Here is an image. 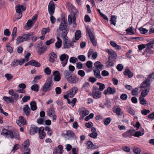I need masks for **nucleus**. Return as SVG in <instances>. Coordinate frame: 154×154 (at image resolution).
Returning <instances> with one entry per match:
<instances>
[{"label": "nucleus", "mask_w": 154, "mask_h": 154, "mask_svg": "<svg viewBox=\"0 0 154 154\" xmlns=\"http://www.w3.org/2000/svg\"><path fill=\"white\" fill-rule=\"evenodd\" d=\"M59 29L61 32V37L62 38H65L67 37L69 28L68 27L67 21L64 18L62 19L59 26Z\"/></svg>", "instance_id": "nucleus-1"}, {"label": "nucleus", "mask_w": 154, "mask_h": 154, "mask_svg": "<svg viewBox=\"0 0 154 154\" xmlns=\"http://www.w3.org/2000/svg\"><path fill=\"white\" fill-rule=\"evenodd\" d=\"M1 134L5 136L8 138L12 139L15 138L17 139L19 137V132L17 131L12 132L11 131L5 129L2 130Z\"/></svg>", "instance_id": "nucleus-2"}, {"label": "nucleus", "mask_w": 154, "mask_h": 154, "mask_svg": "<svg viewBox=\"0 0 154 154\" xmlns=\"http://www.w3.org/2000/svg\"><path fill=\"white\" fill-rule=\"evenodd\" d=\"M52 85V77L48 78L46 82L42 87L41 90L44 92H49L51 90V86Z\"/></svg>", "instance_id": "nucleus-3"}, {"label": "nucleus", "mask_w": 154, "mask_h": 154, "mask_svg": "<svg viewBox=\"0 0 154 154\" xmlns=\"http://www.w3.org/2000/svg\"><path fill=\"white\" fill-rule=\"evenodd\" d=\"M154 79V75L153 73L149 75L145 80L141 84L140 87L141 88H148L150 87L151 83L150 82Z\"/></svg>", "instance_id": "nucleus-4"}, {"label": "nucleus", "mask_w": 154, "mask_h": 154, "mask_svg": "<svg viewBox=\"0 0 154 154\" xmlns=\"http://www.w3.org/2000/svg\"><path fill=\"white\" fill-rule=\"evenodd\" d=\"M32 35V34L31 33H29L26 34H24L22 36H19L17 39V41L19 43H21L23 42L28 40L29 39V37L30 36Z\"/></svg>", "instance_id": "nucleus-5"}, {"label": "nucleus", "mask_w": 154, "mask_h": 154, "mask_svg": "<svg viewBox=\"0 0 154 154\" xmlns=\"http://www.w3.org/2000/svg\"><path fill=\"white\" fill-rule=\"evenodd\" d=\"M86 32L88 34L91 41V42L93 45L96 46L97 45V42L95 40L94 35L89 28H86Z\"/></svg>", "instance_id": "nucleus-6"}, {"label": "nucleus", "mask_w": 154, "mask_h": 154, "mask_svg": "<svg viewBox=\"0 0 154 154\" xmlns=\"http://www.w3.org/2000/svg\"><path fill=\"white\" fill-rule=\"evenodd\" d=\"M69 58V56L65 54L61 55L60 57V60L63 67H65L67 64Z\"/></svg>", "instance_id": "nucleus-7"}, {"label": "nucleus", "mask_w": 154, "mask_h": 154, "mask_svg": "<svg viewBox=\"0 0 154 154\" xmlns=\"http://www.w3.org/2000/svg\"><path fill=\"white\" fill-rule=\"evenodd\" d=\"M106 52L108 54L109 57L108 59H113L115 61L117 58V53L114 50L110 49L108 50Z\"/></svg>", "instance_id": "nucleus-8"}, {"label": "nucleus", "mask_w": 154, "mask_h": 154, "mask_svg": "<svg viewBox=\"0 0 154 154\" xmlns=\"http://www.w3.org/2000/svg\"><path fill=\"white\" fill-rule=\"evenodd\" d=\"M48 9L49 14H54L55 12V6L54 3L52 0L50 2Z\"/></svg>", "instance_id": "nucleus-9"}, {"label": "nucleus", "mask_w": 154, "mask_h": 154, "mask_svg": "<svg viewBox=\"0 0 154 154\" xmlns=\"http://www.w3.org/2000/svg\"><path fill=\"white\" fill-rule=\"evenodd\" d=\"M15 9L16 11L18 14H20V17H21L22 16V14L21 10H22L23 11H25L26 10V7L23 5H20L16 6L15 7Z\"/></svg>", "instance_id": "nucleus-10"}, {"label": "nucleus", "mask_w": 154, "mask_h": 154, "mask_svg": "<svg viewBox=\"0 0 154 154\" xmlns=\"http://www.w3.org/2000/svg\"><path fill=\"white\" fill-rule=\"evenodd\" d=\"M44 128L41 127L39 128L38 134L39 138L40 139H43L46 136V134L44 132Z\"/></svg>", "instance_id": "nucleus-11"}, {"label": "nucleus", "mask_w": 154, "mask_h": 154, "mask_svg": "<svg viewBox=\"0 0 154 154\" xmlns=\"http://www.w3.org/2000/svg\"><path fill=\"white\" fill-rule=\"evenodd\" d=\"M116 92V90L115 88H112L110 87H109L104 91L103 94L105 95H106L108 94H113Z\"/></svg>", "instance_id": "nucleus-12"}, {"label": "nucleus", "mask_w": 154, "mask_h": 154, "mask_svg": "<svg viewBox=\"0 0 154 154\" xmlns=\"http://www.w3.org/2000/svg\"><path fill=\"white\" fill-rule=\"evenodd\" d=\"M80 115L82 117L88 115L89 113V111L85 108H82L79 111Z\"/></svg>", "instance_id": "nucleus-13"}, {"label": "nucleus", "mask_w": 154, "mask_h": 154, "mask_svg": "<svg viewBox=\"0 0 154 154\" xmlns=\"http://www.w3.org/2000/svg\"><path fill=\"white\" fill-rule=\"evenodd\" d=\"M39 128L34 125H31L29 130V133L31 135H33L37 133V132H38Z\"/></svg>", "instance_id": "nucleus-14"}, {"label": "nucleus", "mask_w": 154, "mask_h": 154, "mask_svg": "<svg viewBox=\"0 0 154 154\" xmlns=\"http://www.w3.org/2000/svg\"><path fill=\"white\" fill-rule=\"evenodd\" d=\"M23 110L26 116L28 117L30 115V109L28 105H24L23 106Z\"/></svg>", "instance_id": "nucleus-15"}, {"label": "nucleus", "mask_w": 154, "mask_h": 154, "mask_svg": "<svg viewBox=\"0 0 154 154\" xmlns=\"http://www.w3.org/2000/svg\"><path fill=\"white\" fill-rule=\"evenodd\" d=\"M67 136L68 137V139L70 138L76 139L77 137L75 135L74 133L71 130H67Z\"/></svg>", "instance_id": "nucleus-16"}, {"label": "nucleus", "mask_w": 154, "mask_h": 154, "mask_svg": "<svg viewBox=\"0 0 154 154\" xmlns=\"http://www.w3.org/2000/svg\"><path fill=\"white\" fill-rule=\"evenodd\" d=\"M53 75L54 76V80L55 81L58 82L61 79L60 74L58 71H53Z\"/></svg>", "instance_id": "nucleus-17"}, {"label": "nucleus", "mask_w": 154, "mask_h": 154, "mask_svg": "<svg viewBox=\"0 0 154 154\" xmlns=\"http://www.w3.org/2000/svg\"><path fill=\"white\" fill-rule=\"evenodd\" d=\"M9 94L13 97L14 100L16 101L19 98V94L17 93L14 92L13 89H10L9 91Z\"/></svg>", "instance_id": "nucleus-18"}, {"label": "nucleus", "mask_w": 154, "mask_h": 154, "mask_svg": "<svg viewBox=\"0 0 154 154\" xmlns=\"http://www.w3.org/2000/svg\"><path fill=\"white\" fill-rule=\"evenodd\" d=\"M86 145L87 148L88 149H97V147L95 146L93 143L90 141H88L86 142Z\"/></svg>", "instance_id": "nucleus-19"}, {"label": "nucleus", "mask_w": 154, "mask_h": 154, "mask_svg": "<svg viewBox=\"0 0 154 154\" xmlns=\"http://www.w3.org/2000/svg\"><path fill=\"white\" fill-rule=\"evenodd\" d=\"M47 47L45 45H43L41 47L38 48L37 51L38 54L39 55H42L44 53L45 51H47Z\"/></svg>", "instance_id": "nucleus-20"}, {"label": "nucleus", "mask_w": 154, "mask_h": 154, "mask_svg": "<svg viewBox=\"0 0 154 154\" xmlns=\"http://www.w3.org/2000/svg\"><path fill=\"white\" fill-rule=\"evenodd\" d=\"M79 81V78L75 75L72 76L68 81V82L72 84H75Z\"/></svg>", "instance_id": "nucleus-21"}, {"label": "nucleus", "mask_w": 154, "mask_h": 154, "mask_svg": "<svg viewBox=\"0 0 154 154\" xmlns=\"http://www.w3.org/2000/svg\"><path fill=\"white\" fill-rule=\"evenodd\" d=\"M94 72V75L95 76L97 79H100L102 77L100 74V71L99 69L95 68L93 69Z\"/></svg>", "instance_id": "nucleus-22"}, {"label": "nucleus", "mask_w": 154, "mask_h": 154, "mask_svg": "<svg viewBox=\"0 0 154 154\" xmlns=\"http://www.w3.org/2000/svg\"><path fill=\"white\" fill-rule=\"evenodd\" d=\"M17 123L18 125L20 126L19 124L21 123L23 125H26V121L23 116H20L19 117V120L17 121Z\"/></svg>", "instance_id": "nucleus-23"}, {"label": "nucleus", "mask_w": 154, "mask_h": 154, "mask_svg": "<svg viewBox=\"0 0 154 154\" xmlns=\"http://www.w3.org/2000/svg\"><path fill=\"white\" fill-rule=\"evenodd\" d=\"M75 20H76V17L75 14L72 16V17L71 16L69 15L68 16V23L69 24H71L72 23L74 24H75Z\"/></svg>", "instance_id": "nucleus-24"}, {"label": "nucleus", "mask_w": 154, "mask_h": 154, "mask_svg": "<svg viewBox=\"0 0 154 154\" xmlns=\"http://www.w3.org/2000/svg\"><path fill=\"white\" fill-rule=\"evenodd\" d=\"M101 93L100 91L92 92V96L95 99H97L101 97Z\"/></svg>", "instance_id": "nucleus-25"}, {"label": "nucleus", "mask_w": 154, "mask_h": 154, "mask_svg": "<svg viewBox=\"0 0 154 154\" xmlns=\"http://www.w3.org/2000/svg\"><path fill=\"white\" fill-rule=\"evenodd\" d=\"M63 74L65 78L67 80V81L69 80V79L70 77H71V76H72V73L71 72L68 70H65Z\"/></svg>", "instance_id": "nucleus-26"}, {"label": "nucleus", "mask_w": 154, "mask_h": 154, "mask_svg": "<svg viewBox=\"0 0 154 154\" xmlns=\"http://www.w3.org/2000/svg\"><path fill=\"white\" fill-rule=\"evenodd\" d=\"M150 89V87L145 88L141 92V94L142 97H146L148 94Z\"/></svg>", "instance_id": "nucleus-27"}, {"label": "nucleus", "mask_w": 154, "mask_h": 154, "mask_svg": "<svg viewBox=\"0 0 154 154\" xmlns=\"http://www.w3.org/2000/svg\"><path fill=\"white\" fill-rule=\"evenodd\" d=\"M29 145V140H27L25 141L22 144L23 148L25 150L27 151L29 150L28 148Z\"/></svg>", "instance_id": "nucleus-28"}, {"label": "nucleus", "mask_w": 154, "mask_h": 154, "mask_svg": "<svg viewBox=\"0 0 154 154\" xmlns=\"http://www.w3.org/2000/svg\"><path fill=\"white\" fill-rule=\"evenodd\" d=\"M90 87L89 83L86 82L83 84L81 88V90H85L86 92H88L89 91Z\"/></svg>", "instance_id": "nucleus-29"}, {"label": "nucleus", "mask_w": 154, "mask_h": 154, "mask_svg": "<svg viewBox=\"0 0 154 154\" xmlns=\"http://www.w3.org/2000/svg\"><path fill=\"white\" fill-rule=\"evenodd\" d=\"M124 74L125 75L128 76V78H131L133 76V73L130 71L129 69H126L124 72Z\"/></svg>", "instance_id": "nucleus-30"}, {"label": "nucleus", "mask_w": 154, "mask_h": 154, "mask_svg": "<svg viewBox=\"0 0 154 154\" xmlns=\"http://www.w3.org/2000/svg\"><path fill=\"white\" fill-rule=\"evenodd\" d=\"M17 28L16 27H14L13 29V31L11 33V36H12V38L11 40V42L13 41L15 38H16L17 34Z\"/></svg>", "instance_id": "nucleus-31"}, {"label": "nucleus", "mask_w": 154, "mask_h": 154, "mask_svg": "<svg viewBox=\"0 0 154 154\" xmlns=\"http://www.w3.org/2000/svg\"><path fill=\"white\" fill-rule=\"evenodd\" d=\"M94 65L96 67V68L98 69L102 70L103 69L104 66L100 62L97 61L94 64Z\"/></svg>", "instance_id": "nucleus-32"}, {"label": "nucleus", "mask_w": 154, "mask_h": 154, "mask_svg": "<svg viewBox=\"0 0 154 154\" xmlns=\"http://www.w3.org/2000/svg\"><path fill=\"white\" fill-rule=\"evenodd\" d=\"M30 106L31 110H35L37 109L36 103L35 101H33L30 103Z\"/></svg>", "instance_id": "nucleus-33"}, {"label": "nucleus", "mask_w": 154, "mask_h": 154, "mask_svg": "<svg viewBox=\"0 0 154 154\" xmlns=\"http://www.w3.org/2000/svg\"><path fill=\"white\" fill-rule=\"evenodd\" d=\"M116 16H111V18L110 20V24H113L114 26H116Z\"/></svg>", "instance_id": "nucleus-34"}, {"label": "nucleus", "mask_w": 154, "mask_h": 154, "mask_svg": "<svg viewBox=\"0 0 154 154\" xmlns=\"http://www.w3.org/2000/svg\"><path fill=\"white\" fill-rule=\"evenodd\" d=\"M3 98V100L7 103L8 102L11 103L14 101V99L12 97H8L7 96H4Z\"/></svg>", "instance_id": "nucleus-35"}, {"label": "nucleus", "mask_w": 154, "mask_h": 154, "mask_svg": "<svg viewBox=\"0 0 154 154\" xmlns=\"http://www.w3.org/2000/svg\"><path fill=\"white\" fill-rule=\"evenodd\" d=\"M134 28L132 26L126 29L125 31L128 34L133 35L134 34L133 32Z\"/></svg>", "instance_id": "nucleus-36"}, {"label": "nucleus", "mask_w": 154, "mask_h": 154, "mask_svg": "<svg viewBox=\"0 0 154 154\" xmlns=\"http://www.w3.org/2000/svg\"><path fill=\"white\" fill-rule=\"evenodd\" d=\"M45 130L47 131V134L49 136H51L53 134L52 130L48 126H46L44 128Z\"/></svg>", "instance_id": "nucleus-37"}, {"label": "nucleus", "mask_w": 154, "mask_h": 154, "mask_svg": "<svg viewBox=\"0 0 154 154\" xmlns=\"http://www.w3.org/2000/svg\"><path fill=\"white\" fill-rule=\"evenodd\" d=\"M31 65L36 67H39L41 66V64L36 60H31Z\"/></svg>", "instance_id": "nucleus-38"}, {"label": "nucleus", "mask_w": 154, "mask_h": 154, "mask_svg": "<svg viewBox=\"0 0 154 154\" xmlns=\"http://www.w3.org/2000/svg\"><path fill=\"white\" fill-rule=\"evenodd\" d=\"M31 88L32 91L37 92L39 91V86L38 85L35 84L31 87Z\"/></svg>", "instance_id": "nucleus-39"}, {"label": "nucleus", "mask_w": 154, "mask_h": 154, "mask_svg": "<svg viewBox=\"0 0 154 154\" xmlns=\"http://www.w3.org/2000/svg\"><path fill=\"white\" fill-rule=\"evenodd\" d=\"M55 114V111L53 108H50L49 111L48 112V115L50 117Z\"/></svg>", "instance_id": "nucleus-40"}, {"label": "nucleus", "mask_w": 154, "mask_h": 154, "mask_svg": "<svg viewBox=\"0 0 154 154\" xmlns=\"http://www.w3.org/2000/svg\"><path fill=\"white\" fill-rule=\"evenodd\" d=\"M81 32L79 30H77L75 32V39L76 40H78L81 37Z\"/></svg>", "instance_id": "nucleus-41"}, {"label": "nucleus", "mask_w": 154, "mask_h": 154, "mask_svg": "<svg viewBox=\"0 0 154 154\" xmlns=\"http://www.w3.org/2000/svg\"><path fill=\"white\" fill-rule=\"evenodd\" d=\"M64 40V45L63 47L64 48H69L70 47V43H67V41L68 39L66 38H63Z\"/></svg>", "instance_id": "nucleus-42"}, {"label": "nucleus", "mask_w": 154, "mask_h": 154, "mask_svg": "<svg viewBox=\"0 0 154 154\" xmlns=\"http://www.w3.org/2000/svg\"><path fill=\"white\" fill-rule=\"evenodd\" d=\"M134 130H130L125 133V135L128 137H131L134 136Z\"/></svg>", "instance_id": "nucleus-43"}, {"label": "nucleus", "mask_w": 154, "mask_h": 154, "mask_svg": "<svg viewBox=\"0 0 154 154\" xmlns=\"http://www.w3.org/2000/svg\"><path fill=\"white\" fill-rule=\"evenodd\" d=\"M128 112L132 115H134L135 114V112L133 109L132 107L130 106H127Z\"/></svg>", "instance_id": "nucleus-44"}, {"label": "nucleus", "mask_w": 154, "mask_h": 154, "mask_svg": "<svg viewBox=\"0 0 154 154\" xmlns=\"http://www.w3.org/2000/svg\"><path fill=\"white\" fill-rule=\"evenodd\" d=\"M97 85L99 86V90L103 91L105 88V85L104 84L100 82H97Z\"/></svg>", "instance_id": "nucleus-45"}, {"label": "nucleus", "mask_w": 154, "mask_h": 154, "mask_svg": "<svg viewBox=\"0 0 154 154\" xmlns=\"http://www.w3.org/2000/svg\"><path fill=\"white\" fill-rule=\"evenodd\" d=\"M34 23L33 22L30 20H29L26 23L28 29H30L33 25Z\"/></svg>", "instance_id": "nucleus-46"}, {"label": "nucleus", "mask_w": 154, "mask_h": 154, "mask_svg": "<svg viewBox=\"0 0 154 154\" xmlns=\"http://www.w3.org/2000/svg\"><path fill=\"white\" fill-rule=\"evenodd\" d=\"M111 119L109 117L106 118L104 119V124L106 125H108L110 122Z\"/></svg>", "instance_id": "nucleus-47"}, {"label": "nucleus", "mask_w": 154, "mask_h": 154, "mask_svg": "<svg viewBox=\"0 0 154 154\" xmlns=\"http://www.w3.org/2000/svg\"><path fill=\"white\" fill-rule=\"evenodd\" d=\"M146 49L145 51H148V50L150 49L151 48H153V45H152V44L151 43H149L147 44L146 45Z\"/></svg>", "instance_id": "nucleus-48"}, {"label": "nucleus", "mask_w": 154, "mask_h": 154, "mask_svg": "<svg viewBox=\"0 0 154 154\" xmlns=\"http://www.w3.org/2000/svg\"><path fill=\"white\" fill-rule=\"evenodd\" d=\"M139 100L141 104L144 105L147 104L146 100L144 99L143 97H141V96H140L139 97Z\"/></svg>", "instance_id": "nucleus-49"}, {"label": "nucleus", "mask_w": 154, "mask_h": 154, "mask_svg": "<svg viewBox=\"0 0 154 154\" xmlns=\"http://www.w3.org/2000/svg\"><path fill=\"white\" fill-rule=\"evenodd\" d=\"M133 152L136 154H140L141 150L140 148L137 147H134L133 148Z\"/></svg>", "instance_id": "nucleus-50"}, {"label": "nucleus", "mask_w": 154, "mask_h": 154, "mask_svg": "<svg viewBox=\"0 0 154 154\" xmlns=\"http://www.w3.org/2000/svg\"><path fill=\"white\" fill-rule=\"evenodd\" d=\"M73 89H70L68 91V94L69 96V97L70 98L74 96L76 94V92L73 93Z\"/></svg>", "instance_id": "nucleus-51"}, {"label": "nucleus", "mask_w": 154, "mask_h": 154, "mask_svg": "<svg viewBox=\"0 0 154 154\" xmlns=\"http://www.w3.org/2000/svg\"><path fill=\"white\" fill-rule=\"evenodd\" d=\"M50 31V29L49 28H43L41 32L42 35H45V34L49 32Z\"/></svg>", "instance_id": "nucleus-52"}, {"label": "nucleus", "mask_w": 154, "mask_h": 154, "mask_svg": "<svg viewBox=\"0 0 154 154\" xmlns=\"http://www.w3.org/2000/svg\"><path fill=\"white\" fill-rule=\"evenodd\" d=\"M69 62L73 63H75L78 61L77 58L74 57H71L69 59Z\"/></svg>", "instance_id": "nucleus-53"}, {"label": "nucleus", "mask_w": 154, "mask_h": 154, "mask_svg": "<svg viewBox=\"0 0 154 154\" xmlns=\"http://www.w3.org/2000/svg\"><path fill=\"white\" fill-rule=\"evenodd\" d=\"M121 109L119 107H117L115 109V110L113 111L114 112L116 113L118 115L120 116L121 115Z\"/></svg>", "instance_id": "nucleus-54"}, {"label": "nucleus", "mask_w": 154, "mask_h": 154, "mask_svg": "<svg viewBox=\"0 0 154 154\" xmlns=\"http://www.w3.org/2000/svg\"><path fill=\"white\" fill-rule=\"evenodd\" d=\"M45 73L47 75H50L51 73V70L49 67L46 68L44 70Z\"/></svg>", "instance_id": "nucleus-55"}, {"label": "nucleus", "mask_w": 154, "mask_h": 154, "mask_svg": "<svg viewBox=\"0 0 154 154\" xmlns=\"http://www.w3.org/2000/svg\"><path fill=\"white\" fill-rule=\"evenodd\" d=\"M78 75L82 77L85 76V73L84 71L82 70H79L77 72Z\"/></svg>", "instance_id": "nucleus-56"}, {"label": "nucleus", "mask_w": 154, "mask_h": 154, "mask_svg": "<svg viewBox=\"0 0 154 154\" xmlns=\"http://www.w3.org/2000/svg\"><path fill=\"white\" fill-rule=\"evenodd\" d=\"M77 58L79 60L82 61H85L86 60V57L84 55H79L77 57Z\"/></svg>", "instance_id": "nucleus-57"}, {"label": "nucleus", "mask_w": 154, "mask_h": 154, "mask_svg": "<svg viewBox=\"0 0 154 154\" xmlns=\"http://www.w3.org/2000/svg\"><path fill=\"white\" fill-rule=\"evenodd\" d=\"M5 77L7 78L8 80H10L13 78V75L9 73H6L5 75Z\"/></svg>", "instance_id": "nucleus-58"}, {"label": "nucleus", "mask_w": 154, "mask_h": 154, "mask_svg": "<svg viewBox=\"0 0 154 154\" xmlns=\"http://www.w3.org/2000/svg\"><path fill=\"white\" fill-rule=\"evenodd\" d=\"M140 31V33L142 34H144L147 33L148 32V30L145 28H143L142 27H140L139 29Z\"/></svg>", "instance_id": "nucleus-59"}, {"label": "nucleus", "mask_w": 154, "mask_h": 154, "mask_svg": "<svg viewBox=\"0 0 154 154\" xmlns=\"http://www.w3.org/2000/svg\"><path fill=\"white\" fill-rule=\"evenodd\" d=\"M30 97L29 96L25 95L22 98V100L23 102L25 103L30 100Z\"/></svg>", "instance_id": "nucleus-60"}, {"label": "nucleus", "mask_w": 154, "mask_h": 154, "mask_svg": "<svg viewBox=\"0 0 154 154\" xmlns=\"http://www.w3.org/2000/svg\"><path fill=\"white\" fill-rule=\"evenodd\" d=\"M19 60H14L11 63V66L14 67L17 66L18 64Z\"/></svg>", "instance_id": "nucleus-61"}, {"label": "nucleus", "mask_w": 154, "mask_h": 154, "mask_svg": "<svg viewBox=\"0 0 154 154\" xmlns=\"http://www.w3.org/2000/svg\"><path fill=\"white\" fill-rule=\"evenodd\" d=\"M150 112V111L149 110L146 109H144L141 111V113L143 115H146L148 114Z\"/></svg>", "instance_id": "nucleus-62"}, {"label": "nucleus", "mask_w": 154, "mask_h": 154, "mask_svg": "<svg viewBox=\"0 0 154 154\" xmlns=\"http://www.w3.org/2000/svg\"><path fill=\"white\" fill-rule=\"evenodd\" d=\"M143 133L142 134L141 132L140 131L136 132L134 136L135 137H139L140 136L143 135Z\"/></svg>", "instance_id": "nucleus-63"}, {"label": "nucleus", "mask_w": 154, "mask_h": 154, "mask_svg": "<svg viewBox=\"0 0 154 154\" xmlns=\"http://www.w3.org/2000/svg\"><path fill=\"white\" fill-rule=\"evenodd\" d=\"M55 41L54 38H51L49 40H48L45 42V44L47 45H49L53 43Z\"/></svg>", "instance_id": "nucleus-64"}]
</instances>
